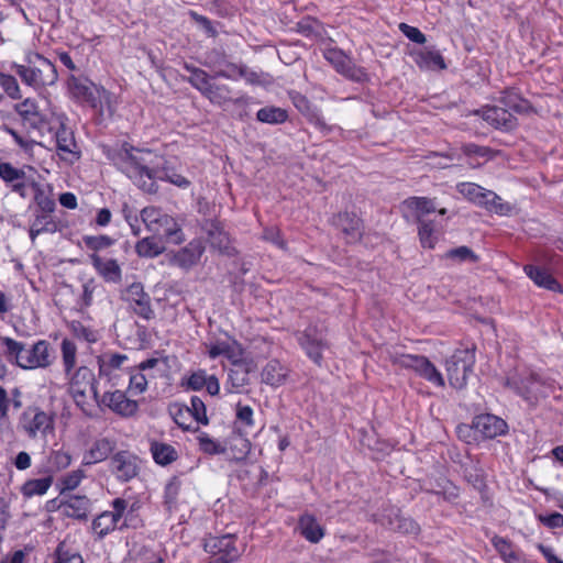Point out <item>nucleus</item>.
<instances>
[{"mask_svg": "<svg viewBox=\"0 0 563 563\" xmlns=\"http://www.w3.org/2000/svg\"><path fill=\"white\" fill-rule=\"evenodd\" d=\"M141 220L146 230L154 236L165 238L174 244H180L185 241L184 232L178 222L159 208L153 206L143 208Z\"/></svg>", "mask_w": 563, "mask_h": 563, "instance_id": "obj_3", "label": "nucleus"}, {"mask_svg": "<svg viewBox=\"0 0 563 563\" xmlns=\"http://www.w3.org/2000/svg\"><path fill=\"white\" fill-rule=\"evenodd\" d=\"M474 364V349H457L445 363L450 385L456 389L465 387Z\"/></svg>", "mask_w": 563, "mask_h": 563, "instance_id": "obj_5", "label": "nucleus"}, {"mask_svg": "<svg viewBox=\"0 0 563 563\" xmlns=\"http://www.w3.org/2000/svg\"><path fill=\"white\" fill-rule=\"evenodd\" d=\"M91 503L88 497L70 495L62 501V509L67 517L85 520L90 511Z\"/></svg>", "mask_w": 563, "mask_h": 563, "instance_id": "obj_27", "label": "nucleus"}, {"mask_svg": "<svg viewBox=\"0 0 563 563\" xmlns=\"http://www.w3.org/2000/svg\"><path fill=\"white\" fill-rule=\"evenodd\" d=\"M102 404L108 406L112 411L123 415L132 416L137 410V402L126 398L125 394L115 390L112 393H106L102 397Z\"/></svg>", "mask_w": 563, "mask_h": 563, "instance_id": "obj_24", "label": "nucleus"}, {"mask_svg": "<svg viewBox=\"0 0 563 563\" xmlns=\"http://www.w3.org/2000/svg\"><path fill=\"white\" fill-rule=\"evenodd\" d=\"M150 451L154 461L162 466L169 465L178 459L177 450L165 442H151Z\"/></svg>", "mask_w": 563, "mask_h": 563, "instance_id": "obj_34", "label": "nucleus"}, {"mask_svg": "<svg viewBox=\"0 0 563 563\" xmlns=\"http://www.w3.org/2000/svg\"><path fill=\"white\" fill-rule=\"evenodd\" d=\"M231 450L233 452L234 459L243 460L251 451V442L249 439L242 435H236L232 440Z\"/></svg>", "mask_w": 563, "mask_h": 563, "instance_id": "obj_56", "label": "nucleus"}, {"mask_svg": "<svg viewBox=\"0 0 563 563\" xmlns=\"http://www.w3.org/2000/svg\"><path fill=\"white\" fill-rule=\"evenodd\" d=\"M504 103L509 109L503 107H486L476 111V114H481L484 121L496 129L511 130L516 126V118L511 111L521 112L525 107L519 102L515 93H509L505 98Z\"/></svg>", "mask_w": 563, "mask_h": 563, "instance_id": "obj_6", "label": "nucleus"}, {"mask_svg": "<svg viewBox=\"0 0 563 563\" xmlns=\"http://www.w3.org/2000/svg\"><path fill=\"white\" fill-rule=\"evenodd\" d=\"M205 549L212 554L208 563H231L240 556L231 534L209 538L205 543Z\"/></svg>", "mask_w": 563, "mask_h": 563, "instance_id": "obj_10", "label": "nucleus"}, {"mask_svg": "<svg viewBox=\"0 0 563 563\" xmlns=\"http://www.w3.org/2000/svg\"><path fill=\"white\" fill-rule=\"evenodd\" d=\"M114 448V442L108 438L97 439L92 442L90 448L85 451L81 461L82 465L89 466L107 460Z\"/></svg>", "mask_w": 563, "mask_h": 563, "instance_id": "obj_21", "label": "nucleus"}, {"mask_svg": "<svg viewBox=\"0 0 563 563\" xmlns=\"http://www.w3.org/2000/svg\"><path fill=\"white\" fill-rule=\"evenodd\" d=\"M421 377L438 387L444 386V378H443L442 374L437 369V367L430 361H428L426 369L422 373Z\"/></svg>", "mask_w": 563, "mask_h": 563, "instance_id": "obj_60", "label": "nucleus"}, {"mask_svg": "<svg viewBox=\"0 0 563 563\" xmlns=\"http://www.w3.org/2000/svg\"><path fill=\"white\" fill-rule=\"evenodd\" d=\"M155 178L167 180L170 184H173L177 187H180V188H187L190 185V181L186 177H184L180 174H177L174 170H168V169L159 170L157 168V175L155 176Z\"/></svg>", "mask_w": 563, "mask_h": 563, "instance_id": "obj_58", "label": "nucleus"}, {"mask_svg": "<svg viewBox=\"0 0 563 563\" xmlns=\"http://www.w3.org/2000/svg\"><path fill=\"white\" fill-rule=\"evenodd\" d=\"M52 213L35 211L34 220L30 225V238L33 242L42 233H55L58 230V223L54 220Z\"/></svg>", "mask_w": 563, "mask_h": 563, "instance_id": "obj_29", "label": "nucleus"}, {"mask_svg": "<svg viewBox=\"0 0 563 563\" xmlns=\"http://www.w3.org/2000/svg\"><path fill=\"white\" fill-rule=\"evenodd\" d=\"M1 341L7 347V357L10 361L14 360L15 363L20 365V355L23 354L24 344L7 336L2 338Z\"/></svg>", "mask_w": 563, "mask_h": 563, "instance_id": "obj_57", "label": "nucleus"}, {"mask_svg": "<svg viewBox=\"0 0 563 563\" xmlns=\"http://www.w3.org/2000/svg\"><path fill=\"white\" fill-rule=\"evenodd\" d=\"M431 490L437 495H442L449 501L455 500L460 494L459 487L445 478L440 479Z\"/></svg>", "mask_w": 563, "mask_h": 563, "instance_id": "obj_54", "label": "nucleus"}, {"mask_svg": "<svg viewBox=\"0 0 563 563\" xmlns=\"http://www.w3.org/2000/svg\"><path fill=\"white\" fill-rule=\"evenodd\" d=\"M288 118L287 111L279 107H264L256 113V119L262 123L280 124Z\"/></svg>", "mask_w": 563, "mask_h": 563, "instance_id": "obj_41", "label": "nucleus"}, {"mask_svg": "<svg viewBox=\"0 0 563 563\" xmlns=\"http://www.w3.org/2000/svg\"><path fill=\"white\" fill-rule=\"evenodd\" d=\"M457 191L468 200L482 205L487 190L474 183H461L456 186Z\"/></svg>", "mask_w": 563, "mask_h": 563, "instance_id": "obj_45", "label": "nucleus"}, {"mask_svg": "<svg viewBox=\"0 0 563 563\" xmlns=\"http://www.w3.org/2000/svg\"><path fill=\"white\" fill-rule=\"evenodd\" d=\"M417 63L424 67H438L440 69L446 67L443 57L435 51H421L418 54Z\"/></svg>", "mask_w": 563, "mask_h": 563, "instance_id": "obj_49", "label": "nucleus"}, {"mask_svg": "<svg viewBox=\"0 0 563 563\" xmlns=\"http://www.w3.org/2000/svg\"><path fill=\"white\" fill-rule=\"evenodd\" d=\"M443 258L452 261L453 263H477L479 261L476 255L468 246H459L446 251Z\"/></svg>", "mask_w": 563, "mask_h": 563, "instance_id": "obj_43", "label": "nucleus"}, {"mask_svg": "<svg viewBox=\"0 0 563 563\" xmlns=\"http://www.w3.org/2000/svg\"><path fill=\"white\" fill-rule=\"evenodd\" d=\"M404 206L411 211L416 221H424V217L435 211V205L432 199L426 197H410L404 201Z\"/></svg>", "mask_w": 563, "mask_h": 563, "instance_id": "obj_33", "label": "nucleus"}, {"mask_svg": "<svg viewBox=\"0 0 563 563\" xmlns=\"http://www.w3.org/2000/svg\"><path fill=\"white\" fill-rule=\"evenodd\" d=\"M69 393L78 407L87 411L91 401H97L98 393L93 372L87 366H80L71 375Z\"/></svg>", "mask_w": 563, "mask_h": 563, "instance_id": "obj_4", "label": "nucleus"}, {"mask_svg": "<svg viewBox=\"0 0 563 563\" xmlns=\"http://www.w3.org/2000/svg\"><path fill=\"white\" fill-rule=\"evenodd\" d=\"M428 358L423 355L413 354H390V362L401 368L411 369L421 376L426 369Z\"/></svg>", "mask_w": 563, "mask_h": 563, "instance_id": "obj_32", "label": "nucleus"}, {"mask_svg": "<svg viewBox=\"0 0 563 563\" xmlns=\"http://www.w3.org/2000/svg\"><path fill=\"white\" fill-rule=\"evenodd\" d=\"M399 30L412 42L418 44H424L427 38L426 35L417 27L408 25L406 23L399 24Z\"/></svg>", "mask_w": 563, "mask_h": 563, "instance_id": "obj_64", "label": "nucleus"}, {"mask_svg": "<svg viewBox=\"0 0 563 563\" xmlns=\"http://www.w3.org/2000/svg\"><path fill=\"white\" fill-rule=\"evenodd\" d=\"M111 471L118 479L129 482L137 475V459L126 451L115 453L111 461Z\"/></svg>", "mask_w": 563, "mask_h": 563, "instance_id": "obj_16", "label": "nucleus"}, {"mask_svg": "<svg viewBox=\"0 0 563 563\" xmlns=\"http://www.w3.org/2000/svg\"><path fill=\"white\" fill-rule=\"evenodd\" d=\"M250 384V369L246 365L233 362L228 373L227 388L230 393L242 394Z\"/></svg>", "mask_w": 563, "mask_h": 563, "instance_id": "obj_26", "label": "nucleus"}, {"mask_svg": "<svg viewBox=\"0 0 563 563\" xmlns=\"http://www.w3.org/2000/svg\"><path fill=\"white\" fill-rule=\"evenodd\" d=\"M472 428L483 439H494L507 432L506 421L492 413L478 415L473 419Z\"/></svg>", "mask_w": 563, "mask_h": 563, "instance_id": "obj_14", "label": "nucleus"}, {"mask_svg": "<svg viewBox=\"0 0 563 563\" xmlns=\"http://www.w3.org/2000/svg\"><path fill=\"white\" fill-rule=\"evenodd\" d=\"M123 299L129 307L140 317L150 320L154 317V310L151 306V298L144 291L141 283L131 284L123 292Z\"/></svg>", "mask_w": 563, "mask_h": 563, "instance_id": "obj_11", "label": "nucleus"}, {"mask_svg": "<svg viewBox=\"0 0 563 563\" xmlns=\"http://www.w3.org/2000/svg\"><path fill=\"white\" fill-rule=\"evenodd\" d=\"M126 361L125 354L104 353L98 357L99 373L101 376H110L115 369H120Z\"/></svg>", "mask_w": 563, "mask_h": 563, "instance_id": "obj_38", "label": "nucleus"}, {"mask_svg": "<svg viewBox=\"0 0 563 563\" xmlns=\"http://www.w3.org/2000/svg\"><path fill=\"white\" fill-rule=\"evenodd\" d=\"M12 68L22 82L35 90L52 86L57 81L55 65L35 52H27L22 63H14Z\"/></svg>", "mask_w": 563, "mask_h": 563, "instance_id": "obj_2", "label": "nucleus"}, {"mask_svg": "<svg viewBox=\"0 0 563 563\" xmlns=\"http://www.w3.org/2000/svg\"><path fill=\"white\" fill-rule=\"evenodd\" d=\"M481 206L500 216H507L512 210V207L509 203L504 202L499 196L490 190H487L484 202Z\"/></svg>", "mask_w": 563, "mask_h": 563, "instance_id": "obj_44", "label": "nucleus"}, {"mask_svg": "<svg viewBox=\"0 0 563 563\" xmlns=\"http://www.w3.org/2000/svg\"><path fill=\"white\" fill-rule=\"evenodd\" d=\"M332 224L342 231L347 242H355L362 236V220L353 212H340L332 218Z\"/></svg>", "mask_w": 563, "mask_h": 563, "instance_id": "obj_19", "label": "nucleus"}, {"mask_svg": "<svg viewBox=\"0 0 563 563\" xmlns=\"http://www.w3.org/2000/svg\"><path fill=\"white\" fill-rule=\"evenodd\" d=\"M14 111L21 117L23 124L31 129H40L46 123V115L35 99L26 98L16 103Z\"/></svg>", "mask_w": 563, "mask_h": 563, "instance_id": "obj_18", "label": "nucleus"}, {"mask_svg": "<svg viewBox=\"0 0 563 563\" xmlns=\"http://www.w3.org/2000/svg\"><path fill=\"white\" fill-rule=\"evenodd\" d=\"M30 189H32L34 194V202L37 207L36 211L54 212L56 207L55 201L40 183L34 180Z\"/></svg>", "mask_w": 563, "mask_h": 563, "instance_id": "obj_40", "label": "nucleus"}, {"mask_svg": "<svg viewBox=\"0 0 563 563\" xmlns=\"http://www.w3.org/2000/svg\"><path fill=\"white\" fill-rule=\"evenodd\" d=\"M157 236H146L135 245V252L142 257H156L165 251L164 245Z\"/></svg>", "mask_w": 563, "mask_h": 563, "instance_id": "obj_39", "label": "nucleus"}, {"mask_svg": "<svg viewBox=\"0 0 563 563\" xmlns=\"http://www.w3.org/2000/svg\"><path fill=\"white\" fill-rule=\"evenodd\" d=\"M51 485V477L29 479L22 485L21 493L23 494V496L27 498L33 497L35 495L41 496L48 490Z\"/></svg>", "mask_w": 563, "mask_h": 563, "instance_id": "obj_42", "label": "nucleus"}, {"mask_svg": "<svg viewBox=\"0 0 563 563\" xmlns=\"http://www.w3.org/2000/svg\"><path fill=\"white\" fill-rule=\"evenodd\" d=\"M85 476V472L80 468L66 474L63 478L64 489L74 490L79 486L80 482Z\"/></svg>", "mask_w": 563, "mask_h": 563, "instance_id": "obj_62", "label": "nucleus"}, {"mask_svg": "<svg viewBox=\"0 0 563 563\" xmlns=\"http://www.w3.org/2000/svg\"><path fill=\"white\" fill-rule=\"evenodd\" d=\"M376 521L393 531L407 534H417L419 532L418 523L411 518L401 516L396 508H389L385 512L377 515Z\"/></svg>", "mask_w": 563, "mask_h": 563, "instance_id": "obj_15", "label": "nucleus"}, {"mask_svg": "<svg viewBox=\"0 0 563 563\" xmlns=\"http://www.w3.org/2000/svg\"><path fill=\"white\" fill-rule=\"evenodd\" d=\"M419 239L423 247L433 249L437 242V236L434 235V227L431 221H421L419 222L418 230Z\"/></svg>", "mask_w": 563, "mask_h": 563, "instance_id": "obj_53", "label": "nucleus"}, {"mask_svg": "<svg viewBox=\"0 0 563 563\" xmlns=\"http://www.w3.org/2000/svg\"><path fill=\"white\" fill-rule=\"evenodd\" d=\"M203 252L202 242L200 240H192L185 247L169 254V263L188 269L199 262Z\"/></svg>", "mask_w": 563, "mask_h": 563, "instance_id": "obj_17", "label": "nucleus"}, {"mask_svg": "<svg viewBox=\"0 0 563 563\" xmlns=\"http://www.w3.org/2000/svg\"><path fill=\"white\" fill-rule=\"evenodd\" d=\"M200 450L207 454H222L225 448L216 440L211 439L207 433L198 437Z\"/></svg>", "mask_w": 563, "mask_h": 563, "instance_id": "obj_55", "label": "nucleus"}, {"mask_svg": "<svg viewBox=\"0 0 563 563\" xmlns=\"http://www.w3.org/2000/svg\"><path fill=\"white\" fill-rule=\"evenodd\" d=\"M0 87L11 99H21V88L18 80L12 75L0 73Z\"/></svg>", "mask_w": 563, "mask_h": 563, "instance_id": "obj_52", "label": "nucleus"}, {"mask_svg": "<svg viewBox=\"0 0 563 563\" xmlns=\"http://www.w3.org/2000/svg\"><path fill=\"white\" fill-rule=\"evenodd\" d=\"M19 427L30 439H45L54 431V417L40 407H29L21 415Z\"/></svg>", "mask_w": 563, "mask_h": 563, "instance_id": "obj_7", "label": "nucleus"}, {"mask_svg": "<svg viewBox=\"0 0 563 563\" xmlns=\"http://www.w3.org/2000/svg\"><path fill=\"white\" fill-rule=\"evenodd\" d=\"M52 354L49 344L46 341H38L30 349H25L23 354L20 355V367L25 369H33L38 367H47L52 363Z\"/></svg>", "mask_w": 563, "mask_h": 563, "instance_id": "obj_13", "label": "nucleus"}, {"mask_svg": "<svg viewBox=\"0 0 563 563\" xmlns=\"http://www.w3.org/2000/svg\"><path fill=\"white\" fill-rule=\"evenodd\" d=\"M523 271L538 287L552 291H563L560 283L547 269L528 264L525 265Z\"/></svg>", "mask_w": 563, "mask_h": 563, "instance_id": "obj_28", "label": "nucleus"}, {"mask_svg": "<svg viewBox=\"0 0 563 563\" xmlns=\"http://www.w3.org/2000/svg\"><path fill=\"white\" fill-rule=\"evenodd\" d=\"M82 242L87 249L93 251V253L108 249L113 245L114 239L108 235H85Z\"/></svg>", "mask_w": 563, "mask_h": 563, "instance_id": "obj_51", "label": "nucleus"}, {"mask_svg": "<svg viewBox=\"0 0 563 563\" xmlns=\"http://www.w3.org/2000/svg\"><path fill=\"white\" fill-rule=\"evenodd\" d=\"M57 562L56 563H84L81 555L77 552H69L64 550V543H60L56 550Z\"/></svg>", "mask_w": 563, "mask_h": 563, "instance_id": "obj_61", "label": "nucleus"}, {"mask_svg": "<svg viewBox=\"0 0 563 563\" xmlns=\"http://www.w3.org/2000/svg\"><path fill=\"white\" fill-rule=\"evenodd\" d=\"M159 157L150 150L123 146L114 157V164L139 186L145 176L150 180L157 175Z\"/></svg>", "mask_w": 563, "mask_h": 563, "instance_id": "obj_1", "label": "nucleus"}, {"mask_svg": "<svg viewBox=\"0 0 563 563\" xmlns=\"http://www.w3.org/2000/svg\"><path fill=\"white\" fill-rule=\"evenodd\" d=\"M194 417L196 424H208L209 419L207 416V408L202 399L198 396H192L190 399V406H187Z\"/></svg>", "mask_w": 563, "mask_h": 563, "instance_id": "obj_48", "label": "nucleus"}, {"mask_svg": "<svg viewBox=\"0 0 563 563\" xmlns=\"http://www.w3.org/2000/svg\"><path fill=\"white\" fill-rule=\"evenodd\" d=\"M169 413L174 421L185 431L198 430V424L195 423L194 417L186 405L173 404L169 406Z\"/></svg>", "mask_w": 563, "mask_h": 563, "instance_id": "obj_37", "label": "nucleus"}, {"mask_svg": "<svg viewBox=\"0 0 563 563\" xmlns=\"http://www.w3.org/2000/svg\"><path fill=\"white\" fill-rule=\"evenodd\" d=\"M90 262L97 273L109 283H119L122 278V271L118 262L113 258H102L97 253H92Z\"/></svg>", "mask_w": 563, "mask_h": 563, "instance_id": "obj_23", "label": "nucleus"}, {"mask_svg": "<svg viewBox=\"0 0 563 563\" xmlns=\"http://www.w3.org/2000/svg\"><path fill=\"white\" fill-rule=\"evenodd\" d=\"M324 58L336 69L338 73L355 81H362L366 73L356 67L352 60L339 48H328L323 53Z\"/></svg>", "mask_w": 563, "mask_h": 563, "instance_id": "obj_12", "label": "nucleus"}, {"mask_svg": "<svg viewBox=\"0 0 563 563\" xmlns=\"http://www.w3.org/2000/svg\"><path fill=\"white\" fill-rule=\"evenodd\" d=\"M545 383L537 374L530 375L529 378L522 382V386H517V391L527 399L538 398V396L545 397Z\"/></svg>", "mask_w": 563, "mask_h": 563, "instance_id": "obj_36", "label": "nucleus"}, {"mask_svg": "<svg viewBox=\"0 0 563 563\" xmlns=\"http://www.w3.org/2000/svg\"><path fill=\"white\" fill-rule=\"evenodd\" d=\"M26 169L33 170L30 166L19 168L9 162H0V179L12 192L19 195L22 199L27 198L30 186L35 180L34 177L26 174Z\"/></svg>", "mask_w": 563, "mask_h": 563, "instance_id": "obj_8", "label": "nucleus"}, {"mask_svg": "<svg viewBox=\"0 0 563 563\" xmlns=\"http://www.w3.org/2000/svg\"><path fill=\"white\" fill-rule=\"evenodd\" d=\"M289 376V369L277 360H271L261 371L262 383L277 388L283 386Z\"/></svg>", "mask_w": 563, "mask_h": 563, "instance_id": "obj_22", "label": "nucleus"}, {"mask_svg": "<svg viewBox=\"0 0 563 563\" xmlns=\"http://www.w3.org/2000/svg\"><path fill=\"white\" fill-rule=\"evenodd\" d=\"M209 355L211 358H216L218 356H225L232 362H236L242 356V347L241 345L232 340V341H218L212 344L209 349Z\"/></svg>", "mask_w": 563, "mask_h": 563, "instance_id": "obj_35", "label": "nucleus"}, {"mask_svg": "<svg viewBox=\"0 0 563 563\" xmlns=\"http://www.w3.org/2000/svg\"><path fill=\"white\" fill-rule=\"evenodd\" d=\"M206 230L208 241L213 249L221 253L231 254L232 247L230 238L220 223L209 222Z\"/></svg>", "mask_w": 563, "mask_h": 563, "instance_id": "obj_30", "label": "nucleus"}, {"mask_svg": "<svg viewBox=\"0 0 563 563\" xmlns=\"http://www.w3.org/2000/svg\"><path fill=\"white\" fill-rule=\"evenodd\" d=\"M60 350L65 373L69 375L76 365L77 347L73 341L64 339L60 344Z\"/></svg>", "mask_w": 563, "mask_h": 563, "instance_id": "obj_47", "label": "nucleus"}, {"mask_svg": "<svg viewBox=\"0 0 563 563\" xmlns=\"http://www.w3.org/2000/svg\"><path fill=\"white\" fill-rule=\"evenodd\" d=\"M185 68L191 74L188 78V81L202 95H205L212 82L209 75L200 68L189 65H185Z\"/></svg>", "mask_w": 563, "mask_h": 563, "instance_id": "obj_46", "label": "nucleus"}, {"mask_svg": "<svg viewBox=\"0 0 563 563\" xmlns=\"http://www.w3.org/2000/svg\"><path fill=\"white\" fill-rule=\"evenodd\" d=\"M203 96H206L212 103L221 106L230 100V89L224 85H216L214 82H211Z\"/></svg>", "mask_w": 563, "mask_h": 563, "instance_id": "obj_50", "label": "nucleus"}, {"mask_svg": "<svg viewBox=\"0 0 563 563\" xmlns=\"http://www.w3.org/2000/svg\"><path fill=\"white\" fill-rule=\"evenodd\" d=\"M299 343L306 351L307 355L318 365L322 362V351L327 347V343L318 334L314 327L307 328L299 336Z\"/></svg>", "mask_w": 563, "mask_h": 563, "instance_id": "obj_20", "label": "nucleus"}, {"mask_svg": "<svg viewBox=\"0 0 563 563\" xmlns=\"http://www.w3.org/2000/svg\"><path fill=\"white\" fill-rule=\"evenodd\" d=\"M126 507L128 503L125 499L115 498L112 501V510H106L92 520L91 529L93 534L101 540L113 532L118 528Z\"/></svg>", "mask_w": 563, "mask_h": 563, "instance_id": "obj_9", "label": "nucleus"}, {"mask_svg": "<svg viewBox=\"0 0 563 563\" xmlns=\"http://www.w3.org/2000/svg\"><path fill=\"white\" fill-rule=\"evenodd\" d=\"M55 137L58 154L63 158H66V155H71L74 159H78L80 157V152L75 141L74 132L64 123L59 124V128L55 133Z\"/></svg>", "mask_w": 563, "mask_h": 563, "instance_id": "obj_25", "label": "nucleus"}, {"mask_svg": "<svg viewBox=\"0 0 563 563\" xmlns=\"http://www.w3.org/2000/svg\"><path fill=\"white\" fill-rule=\"evenodd\" d=\"M147 387V378L146 375L139 371L136 373L131 374L130 376V385L129 390L134 394H142Z\"/></svg>", "mask_w": 563, "mask_h": 563, "instance_id": "obj_59", "label": "nucleus"}, {"mask_svg": "<svg viewBox=\"0 0 563 563\" xmlns=\"http://www.w3.org/2000/svg\"><path fill=\"white\" fill-rule=\"evenodd\" d=\"M298 529L300 534L312 543L319 542L324 536L323 528L319 525L317 519L309 514H305L299 518Z\"/></svg>", "mask_w": 563, "mask_h": 563, "instance_id": "obj_31", "label": "nucleus"}, {"mask_svg": "<svg viewBox=\"0 0 563 563\" xmlns=\"http://www.w3.org/2000/svg\"><path fill=\"white\" fill-rule=\"evenodd\" d=\"M462 150L463 153L467 156H479L486 159H490L494 156V152L490 148L473 143L465 144Z\"/></svg>", "mask_w": 563, "mask_h": 563, "instance_id": "obj_63", "label": "nucleus"}]
</instances>
